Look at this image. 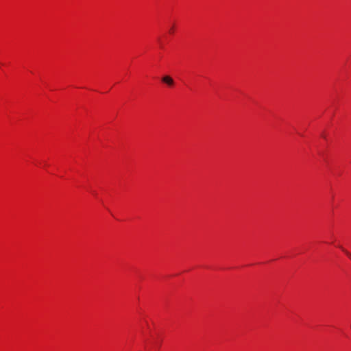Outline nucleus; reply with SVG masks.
<instances>
[{
	"label": "nucleus",
	"instance_id": "obj_3",
	"mask_svg": "<svg viewBox=\"0 0 351 351\" xmlns=\"http://www.w3.org/2000/svg\"><path fill=\"white\" fill-rule=\"evenodd\" d=\"M346 254L348 256V257L351 259V254L348 252H346Z\"/></svg>",
	"mask_w": 351,
	"mask_h": 351
},
{
	"label": "nucleus",
	"instance_id": "obj_2",
	"mask_svg": "<svg viewBox=\"0 0 351 351\" xmlns=\"http://www.w3.org/2000/svg\"><path fill=\"white\" fill-rule=\"evenodd\" d=\"M176 22H171L169 23L167 31L169 34H173L176 32Z\"/></svg>",
	"mask_w": 351,
	"mask_h": 351
},
{
	"label": "nucleus",
	"instance_id": "obj_1",
	"mask_svg": "<svg viewBox=\"0 0 351 351\" xmlns=\"http://www.w3.org/2000/svg\"><path fill=\"white\" fill-rule=\"evenodd\" d=\"M161 80L163 83L167 84L169 86H173L174 85L173 80L169 75L162 77Z\"/></svg>",
	"mask_w": 351,
	"mask_h": 351
}]
</instances>
